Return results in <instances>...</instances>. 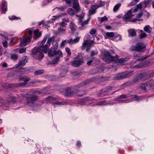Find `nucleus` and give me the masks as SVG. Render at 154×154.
I'll use <instances>...</instances> for the list:
<instances>
[{
    "label": "nucleus",
    "mask_w": 154,
    "mask_h": 154,
    "mask_svg": "<svg viewBox=\"0 0 154 154\" xmlns=\"http://www.w3.org/2000/svg\"><path fill=\"white\" fill-rule=\"evenodd\" d=\"M65 50L66 52L68 54V55L69 56H70L71 55V51L70 49L68 47H66L65 48Z\"/></svg>",
    "instance_id": "obj_48"
},
{
    "label": "nucleus",
    "mask_w": 154,
    "mask_h": 154,
    "mask_svg": "<svg viewBox=\"0 0 154 154\" xmlns=\"http://www.w3.org/2000/svg\"><path fill=\"white\" fill-rule=\"evenodd\" d=\"M147 36V34L143 32L140 35V38H142L146 37Z\"/></svg>",
    "instance_id": "obj_50"
},
{
    "label": "nucleus",
    "mask_w": 154,
    "mask_h": 154,
    "mask_svg": "<svg viewBox=\"0 0 154 154\" xmlns=\"http://www.w3.org/2000/svg\"><path fill=\"white\" fill-rule=\"evenodd\" d=\"M129 57H126L124 58L120 59L119 60V62L121 63H123L129 59Z\"/></svg>",
    "instance_id": "obj_35"
},
{
    "label": "nucleus",
    "mask_w": 154,
    "mask_h": 154,
    "mask_svg": "<svg viewBox=\"0 0 154 154\" xmlns=\"http://www.w3.org/2000/svg\"><path fill=\"white\" fill-rule=\"evenodd\" d=\"M41 48H35L32 50V54L34 57L39 52L40 49Z\"/></svg>",
    "instance_id": "obj_24"
},
{
    "label": "nucleus",
    "mask_w": 154,
    "mask_h": 154,
    "mask_svg": "<svg viewBox=\"0 0 154 154\" xmlns=\"http://www.w3.org/2000/svg\"><path fill=\"white\" fill-rule=\"evenodd\" d=\"M49 37V35H45V36L43 40L41 42V44L43 45L45 43V42L47 38H48Z\"/></svg>",
    "instance_id": "obj_43"
},
{
    "label": "nucleus",
    "mask_w": 154,
    "mask_h": 154,
    "mask_svg": "<svg viewBox=\"0 0 154 154\" xmlns=\"http://www.w3.org/2000/svg\"><path fill=\"white\" fill-rule=\"evenodd\" d=\"M56 8L58 9V10L61 11H63L65 9V8L61 6L59 8Z\"/></svg>",
    "instance_id": "obj_57"
},
{
    "label": "nucleus",
    "mask_w": 154,
    "mask_h": 154,
    "mask_svg": "<svg viewBox=\"0 0 154 154\" xmlns=\"http://www.w3.org/2000/svg\"><path fill=\"white\" fill-rule=\"evenodd\" d=\"M96 30L95 29H91L90 32V33L91 35L95 34L96 33Z\"/></svg>",
    "instance_id": "obj_55"
},
{
    "label": "nucleus",
    "mask_w": 154,
    "mask_h": 154,
    "mask_svg": "<svg viewBox=\"0 0 154 154\" xmlns=\"http://www.w3.org/2000/svg\"><path fill=\"white\" fill-rule=\"evenodd\" d=\"M69 21V20H66L65 19H63L61 22L59 23L60 26H65L66 25V23L68 22Z\"/></svg>",
    "instance_id": "obj_25"
},
{
    "label": "nucleus",
    "mask_w": 154,
    "mask_h": 154,
    "mask_svg": "<svg viewBox=\"0 0 154 154\" xmlns=\"http://www.w3.org/2000/svg\"><path fill=\"white\" fill-rule=\"evenodd\" d=\"M132 72L130 71L120 73L116 75L115 79L117 80H121L132 75Z\"/></svg>",
    "instance_id": "obj_5"
},
{
    "label": "nucleus",
    "mask_w": 154,
    "mask_h": 154,
    "mask_svg": "<svg viewBox=\"0 0 154 154\" xmlns=\"http://www.w3.org/2000/svg\"><path fill=\"white\" fill-rule=\"evenodd\" d=\"M152 30V28L149 25H146L144 28V31L148 33H151Z\"/></svg>",
    "instance_id": "obj_21"
},
{
    "label": "nucleus",
    "mask_w": 154,
    "mask_h": 154,
    "mask_svg": "<svg viewBox=\"0 0 154 154\" xmlns=\"http://www.w3.org/2000/svg\"><path fill=\"white\" fill-rule=\"evenodd\" d=\"M67 71L64 69H60V76L61 77H64L66 75Z\"/></svg>",
    "instance_id": "obj_28"
},
{
    "label": "nucleus",
    "mask_w": 154,
    "mask_h": 154,
    "mask_svg": "<svg viewBox=\"0 0 154 154\" xmlns=\"http://www.w3.org/2000/svg\"><path fill=\"white\" fill-rule=\"evenodd\" d=\"M91 19V17H89L87 20L84 21L82 22L79 23V25L80 26L79 27V29L81 30H84L86 28L85 25L88 24L89 21Z\"/></svg>",
    "instance_id": "obj_12"
},
{
    "label": "nucleus",
    "mask_w": 154,
    "mask_h": 154,
    "mask_svg": "<svg viewBox=\"0 0 154 154\" xmlns=\"http://www.w3.org/2000/svg\"><path fill=\"white\" fill-rule=\"evenodd\" d=\"M122 14H121L116 16V18L115 19V20H117L121 18L122 17Z\"/></svg>",
    "instance_id": "obj_59"
},
{
    "label": "nucleus",
    "mask_w": 154,
    "mask_h": 154,
    "mask_svg": "<svg viewBox=\"0 0 154 154\" xmlns=\"http://www.w3.org/2000/svg\"><path fill=\"white\" fill-rule=\"evenodd\" d=\"M60 59L59 57H57L54 58L52 61V63L55 64L58 63Z\"/></svg>",
    "instance_id": "obj_39"
},
{
    "label": "nucleus",
    "mask_w": 154,
    "mask_h": 154,
    "mask_svg": "<svg viewBox=\"0 0 154 154\" xmlns=\"http://www.w3.org/2000/svg\"><path fill=\"white\" fill-rule=\"evenodd\" d=\"M129 35L131 37H133L135 36L136 33L134 29H130L128 30Z\"/></svg>",
    "instance_id": "obj_29"
},
{
    "label": "nucleus",
    "mask_w": 154,
    "mask_h": 154,
    "mask_svg": "<svg viewBox=\"0 0 154 154\" xmlns=\"http://www.w3.org/2000/svg\"><path fill=\"white\" fill-rule=\"evenodd\" d=\"M93 62V60H89V61H88L87 62V64L88 65H90L91 63Z\"/></svg>",
    "instance_id": "obj_63"
},
{
    "label": "nucleus",
    "mask_w": 154,
    "mask_h": 154,
    "mask_svg": "<svg viewBox=\"0 0 154 154\" xmlns=\"http://www.w3.org/2000/svg\"><path fill=\"white\" fill-rule=\"evenodd\" d=\"M84 14L83 13L81 15H78L77 14L76 15V16L78 17V23H81L82 22V20L83 19L84 17Z\"/></svg>",
    "instance_id": "obj_26"
},
{
    "label": "nucleus",
    "mask_w": 154,
    "mask_h": 154,
    "mask_svg": "<svg viewBox=\"0 0 154 154\" xmlns=\"http://www.w3.org/2000/svg\"><path fill=\"white\" fill-rule=\"evenodd\" d=\"M64 1L67 4H70L71 2V0H64Z\"/></svg>",
    "instance_id": "obj_64"
},
{
    "label": "nucleus",
    "mask_w": 154,
    "mask_h": 154,
    "mask_svg": "<svg viewBox=\"0 0 154 154\" xmlns=\"http://www.w3.org/2000/svg\"><path fill=\"white\" fill-rule=\"evenodd\" d=\"M22 94L23 97L26 98V102L28 103H31L37 100V97L36 95H33L32 92H23Z\"/></svg>",
    "instance_id": "obj_2"
},
{
    "label": "nucleus",
    "mask_w": 154,
    "mask_h": 154,
    "mask_svg": "<svg viewBox=\"0 0 154 154\" xmlns=\"http://www.w3.org/2000/svg\"><path fill=\"white\" fill-rule=\"evenodd\" d=\"M154 76V72H152L149 74V77L150 78H151L152 77Z\"/></svg>",
    "instance_id": "obj_62"
},
{
    "label": "nucleus",
    "mask_w": 154,
    "mask_h": 154,
    "mask_svg": "<svg viewBox=\"0 0 154 154\" xmlns=\"http://www.w3.org/2000/svg\"><path fill=\"white\" fill-rule=\"evenodd\" d=\"M26 50V48H22L20 49L19 51L20 54H21L24 52Z\"/></svg>",
    "instance_id": "obj_52"
},
{
    "label": "nucleus",
    "mask_w": 154,
    "mask_h": 154,
    "mask_svg": "<svg viewBox=\"0 0 154 154\" xmlns=\"http://www.w3.org/2000/svg\"><path fill=\"white\" fill-rule=\"evenodd\" d=\"M139 87L141 89L146 91L153 90H154V84H142L140 85Z\"/></svg>",
    "instance_id": "obj_8"
},
{
    "label": "nucleus",
    "mask_w": 154,
    "mask_h": 154,
    "mask_svg": "<svg viewBox=\"0 0 154 154\" xmlns=\"http://www.w3.org/2000/svg\"><path fill=\"white\" fill-rule=\"evenodd\" d=\"M48 55L50 57L54 56L55 55V51L52 50H50L48 52Z\"/></svg>",
    "instance_id": "obj_37"
},
{
    "label": "nucleus",
    "mask_w": 154,
    "mask_h": 154,
    "mask_svg": "<svg viewBox=\"0 0 154 154\" xmlns=\"http://www.w3.org/2000/svg\"><path fill=\"white\" fill-rule=\"evenodd\" d=\"M73 8L76 12H79L80 9L78 2V0H73Z\"/></svg>",
    "instance_id": "obj_16"
},
{
    "label": "nucleus",
    "mask_w": 154,
    "mask_h": 154,
    "mask_svg": "<svg viewBox=\"0 0 154 154\" xmlns=\"http://www.w3.org/2000/svg\"><path fill=\"white\" fill-rule=\"evenodd\" d=\"M98 8V6H97L96 4L92 6L88 11L89 15H91L95 14L96 12V9Z\"/></svg>",
    "instance_id": "obj_15"
},
{
    "label": "nucleus",
    "mask_w": 154,
    "mask_h": 154,
    "mask_svg": "<svg viewBox=\"0 0 154 154\" xmlns=\"http://www.w3.org/2000/svg\"><path fill=\"white\" fill-rule=\"evenodd\" d=\"M67 12L68 14L71 16H73L75 14L74 10L72 8H69L67 10Z\"/></svg>",
    "instance_id": "obj_33"
},
{
    "label": "nucleus",
    "mask_w": 154,
    "mask_h": 154,
    "mask_svg": "<svg viewBox=\"0 0 154 154\" xmlns=\"http://www.w3.org/2000/svg\"><path fill=\"white\" fill-rule=\"evenodd\" d=\"M27 60L28 59L26 57H23L19 60L18 63L16 65V67H17L20 66L25 65L27 62Z\"/></svg>",
    "instance_id": "obj_11"
},
{
    "label": "nucleus",
    "mask_w": 154,
    "mask_h": 154,
    "mask_svg": "<svg viewBox=\"0 0 154 154\" xmlns=\"http://www.w3.org/2000/svg\"><path fill=\"white\" fill-rule=\"evenodd\" d=\"M128 97V95H121L118 99V101L122 103V102L121 101L122 99H124Z\"/></svg>",
    "instance_id": "obj_32"
},
{
    "label": "nucleus",
    "mask_w": 154,
    "mask_h": 154,
    "mask_svg": "<svg viewBox=\"0 0 154 154\" xmlns=\"http://www.w3.org/2000/svg\"><path fill=\"white\" fill-rule=\"evenodd\" d=\"M31 79L30 78H27L26 79H24V83H26V85L27 83Z\"/></svg>",
    "instance_id": "obj_58"
},
{
    "label": "nucleus",
    "mask_w": 154,
    "mask_h": 154,
    "mask_svg": "<svg viewBox=\"0 0 154 154\" xmlns=\"http://www.w3.org/2000/svg\"><path fill=\"white\" fill-rule=\"evenodd\" d=\"M133 16L131 13V11L129 10L122 17V19L125 22L129 21L130 22H135L137 20L135 19H131V17Z\"/></svg>",
    "instance_id": "obj_6"
},
{
    "label": "nucleus",
    "mask_w": 154,
    "mask_h": 154,
    "mask_svg": "<svg viewBox=\"0 0 154 154\" xmlns=\"http://www.w3.org/2000/svg\"><path fill=\"white\" fill-rule=\"evenodd\" d=\"M9 19L11 20H14V19H18V17H16L14 15L12 16L9 17Z\"/></svg>",
    "instance_id": "obj_54"
},
{
    "label": "nucleus",
    "mask_w": 154,
    "mask_h": 154,
    "mask_svg": "<svg viewBox=\"0 0 154 154\" xmlns=\"http://www.w3.org/2000/svg\"><path fill=\"white\" fill-rule=\"evenodd\" d=\"M106 36L110 37H112L114 36L113 40L115 41H117L118 40L121 41L122 39V36L121 35L119 34H117L114 35V34L113 32H107L106 33Z\"/></svg>",
    "instance_id": "obj_10"
},
{
    "label": "nucleus",
    "mask_w": 154,
    "mask_h": 154,
    "mask_svg": "<svg viewBox=\"0 0 154 154\" xmlns=\"http://www.w3.org/2000/svg\"><path fill=\"white\" fill-rule=\"evenodd\" d=\"M16 87H19V86H25L26 85V83H24V82L23 83H17L16 84Z\"/></svg>",
    "instance_id": "obj_51"
},
{
    "label": "nucleus",
    "mask_w": 154,
    "mask_h": 154,
    "mask_svg": "<svg viewBox=\"0 0 154 154\" xmlns=\"http://www.w3.org/2000/svg\"><path fill=\"white\" fill-rule=\"evenodd\" d=\"M148 79H149V78L147 75L145 73H143L140 74L137 76L135 77L133 79V81L134 82H136L140 80L141 81H145Z\"/></svg>",
    "instance_id": "obj_9"
},
{
    "label": "nucleus",
    "mask_w": 154,
    "mask_h": 154,
    "mask_svg": "<svg viewBox=\"0 0 154 154\" xmlns=\"http://www.w3.org/2000/svg\"><path fill=\"white\" fill-rule=\"evenodd\" d=\"M69 27L72 32H73L76 30V26L75 24L71 23L69 24Z\"/></svg>",
    "instance_id": "obj_27"
},
{
    "label": "nucleus",
    "mask_w": 154,
    "mask_h": 154,
    "mask_svg": "<svg viewBox=\"0 0 154 154\" xmlns=\"http://www.w3.org/2000/svg\"><path fill=\"white\" fill-rule=\"evenodd\" d=\"M80 38L79 37H77L73 39L72 38H70L69 40H67L68 44L69 45H72L76 43L79 41Z\"/></svg>",
    "instance_id": "obj_17"
},
{
    "label": "nucleus",
    "mask_w": 154,
    "mask_h": 154,
    "mask_svg": "<svg viewBox=\"0 0 154 154\" xmlns=\"http://www.w3.org/2000/svg\"><path fill=\"white\" fill-rule=\"evenodd\" d=\"M105 3L103 2H100V4L98 5H96L97 6H98V8L104 6L105 5Z\"/></svg>",
    "instance_id": "obj_53"
},
{
    "label": "nucleus",
    "mask_w": 154,
    "mask_h": 154,
    "mask_svg": "<svg viewBox=\"0 0 154 154\" xmlns=\"http://www.w3.org/2000/svg\"><path fill=\"white\" fill-rule=\"evenodd\" d=\"M112 88V87L111 86H108L106 88L102 90V92L103 93L108 92L111 90Z\"/></svg>",
    "instance_id": "obj_31"
},
{
    "label": "nucleus",
    "mask_w": 154,
    "mask_h": 154,
    "mask_svg": "<svg viewBox=\"0 0 154 154\" xmlns=\"http://www.w3.org/2000/svg\"><path fill=\"white\" fill-rule=\"evenodd\" d=\"M34 38L35 39H37L39 38L41 35V33L39 32L38 29L35 30L34 31Z\"/></svg>",
    "instance_id": "obj_20"
},
{
    "label": "nucleus",
    "mask_w": 154,
    "mask_h": 154,
    "mask_svg": "<svg viewBox=\"0 0 154 154\" xmlns=\"http://www.w3.org/2000/svg\"><path fill=\"white\" fill-rule=\"evenodd\" d=\"M44 72V71L43 69H40L37 70L34 72V74L35 75H40L43 74Z\"/></svg>",
    "instance_id": "obj_34"
},
{
    "label": "nucleus",
    "mask_w": 154,
    "mask_h": 154,
    "mask_svg": "<svg viewBox=\"0 0 154 154\" xmlns=\"http://www.w3.org/2000/svg\"><path fill=\"white\" fill-rule=\"evenodd\" d=\"M136 4V3L134 1H132L128 5V6H133Z\"/></svg>",
    "instance_id": "obj_56"
},
{
    "label": "nucleus",
    "mask_w": 154,
    "mask_h": 154,
    "mask_svg": "<svg viewBox=\"0 0 154 154\" xmlns=\"http://www.w3.org/2000/svg\"><path fill=\"white\" fill-rule=\"evenodd\" d=\"M18 58V56L17 54H12L11 55V59L13 60H17Z\"/></svg>",
    "instance_id": "obj_42"
},
{
    "label": "nucleus",
    "mask_w": 154,
    "mask_h": 154,
    "mask_svg": "<svg viewBox=\"0 0 154 154\" xmlns=\"http://www.w3.org/2000/svg\"><path fill=\"white\" fill-rule=\"evenodd\" d=\"M143 5V2H141L139 4H138L137 5V9H141L142 8V5Z\"/></svg>",
    "instance_id": "obj_49"
},
{
    "label": "nucleus",
    "mask_w": 154,
    "mask_h": 154,
    "mask_svg": "<svg viewBox=\"0 0 154 154\" xmlns=\"http://www.w3.org/2000/svg\"><path fill=\"white\" fill-rule=\"evenodd\" d=\"M145 64H144V63L142 62L141 63H140L138 64V65H136L134 66V67L135 68H140L142 67H145Z\"/></svg>",
    "instance_id": "obj_38"
},
{
    "label": "nucleus",
    "mask_w": 154,
    "mask_h": 154,
    "mask_svg": "<svg viewBox=\"0 0 154 154\" xmlns=\"http://www.w3.org/2000/svg\"><path fill=\"white\" fill-rule=\"evenodd\" d=\"M7 2L4 1L1 5V9L3 11V13L4 14H5V12L7 11Z\"/></svg>",
    "instance_id": "obj_19"
},
{
    "label": "nucleus",
    "mask_w": 154,
    "mask_h": 154,
    "mask_svg": "<svg viewBox=\"0 0 154 154\" xmlns=\"http://www.w3.org/2000/svg\"><path fill=\"white\" fill-rule=\"evenodd\" d=\"M77 91L76 90H74V91H71L70 88H68L67 89L66 91V96H72L74 94H76L77 93Z\"/></svg>",
    "instance_id": "obj_18"
},
{
    "label": "nucleus",
    "mask_w": 154,
    "mask_h": 154,
    "mask_svg": "<svg viewBox=\"0 0 154 154\" xmlns=\"http://www.w3.org/2000/svg\"><path fill=\"white\" fill-rule=\"evenodd\" d=\"M67 40H65L62 41L60 43V46L61 47H64L66 43H68Z\"/></svg>",
    "instance_id": "obj_45"
},
{
    "label": "nucleus",
    "mask_w": 154,
    "mask_h": 154,
    "mask_svg": "<svg viewBox=\"0 0 154 154\" xmlns=\"http://www.w3.org/2000/svg\"><path fill=\"white\" fill-rule=\"evenodd\" d=\"M146 48V46L142 42L137 43L135 45L132 46L130 50L132 51H137L143 52L144 51Z\"/></svg>",
    "instance_id": "obj_4"
},
{
    "label": "nucleus",
    "mask_w": 154,
    "mask_h": 154,
    "mask_svg": "<svg viewBox=\"0 0 154 154\" xmlns=\"http://www.w3.org/2000/svg\"><path fill=\"white\" fill-rule=\"evenodd\" d=\"M51 42L53 44L55 42L54 45L51 47V49L53 51H55L58 48V42H56L54 36H52L49 38L46 44L42 47V48H42L41 50H42L45 53H46L48 51L47 48L50 46Z\"/></svg>",
    "instance_id": "obj_1"
},
{
    "label": "nucleus",
    "mask_w": 154,
    "mask_h": 154,
    "mask_svg": "<svg viewBox=\"0 0 154 154\" xmlns=\"http://www.w3.org/2000/svg\"><path fill=\"white\" fill-rule=\"evenodd\" d=\"M62 17V15L60 14H58L55 16H54L53 18L51 19L52 22L54 21L55 20L58 19Z\"/></svg>",
    "instance_id": "obj_36"
},
{
    "label": "nucleus",
    "mask_w": 154,
    "mask_h": 154,
    "mask_svg": "<svg viewBox=\"0 0 154 154\" xmlns=\"http://www.w3.org/2000/svg\"><path fill=\"white\" fill-rule=\"evenodd\" d=\"M55 55H59L60 57H63V54L61 51L58 50L57 51H55Z\"/></svg>",
    "instance_id": "obj_41"
},
{
    "label": "nucleus",
    "mask_w": 154,
    "mask_h": 154,
    "mask_svg": "<svg viewBox=\"0 0 154 154\" xmlns=\"http://www.w3.org/2000/svg\"><path fill=\"white\" fill-rule=\"evenodd\" d=\"M89 82V80L86 81L81 83H80L79 85H76L75 86V88L77 89L78 88H79L83 86H85L86 85L88 84Z\"/></svg>",
    "instance_id": "obj_23"
},
{
    "label": "nucleus",
    "mask_w": 154,
    "mask_h": 154,
    "mask_svg": "<svg viewBox=\"0 0 154 154\" xmlns=\"http://www.w3.org/2000/svg\"><path fill=\"white\" fill-rule=\"evenodd\" d=\"M31 40V37H27L26 38H23L21 41V45L22 46H25L27 43H29Z\"/></svg>",
    "instance_id": "obj_14"
},
{
    "label": "nucleus",
    "mask_w": 154,
    "mask_h": 154,
    "mask_svg": "<svg viewBox=\"0 0 154 154\" xmlns=\"http://www.w3.org/2000/svg\"><path fill=\"white\" fill-rule=\"evenodd\" d=\"M83 60L82 59L75 60L71 62V64L72 66L74 67H77L83 63Z\"/></svg>",
    "instance_id": "obj_13"
},
{
    "label": "nucleus",
    "mask_w": 154,
    "mask_h": 154,
    "mask_svg": "<svg viewBox=\"0 0 154 154\" xmlns=\"http://www.w3.org/2000/svg\"><path fill=\"white\" fill-rule=\"evenodd\" d=\"M54 100L55 99H53L51 97H48L46 98L45 99L46 101H47V102L48 103L51 102L52 101Z\"/></svg>",
    "instance_id": "obj_44"
},
{
    "label": "nucleus",
    "mask_w": 154,
    "mask_h": 154,
    "mask_svg": "<svg viewBox=\"0 0 154 154\" xmlns=\"http://www.w3.org/2000/svg\"><path fill=\"white\" fill-rule=\"evenodd\" d=\"M130 10L131 11V13L132 14V12H136L138 11V9L137 8H135L134 9L131 8Z\"/></svg>",
    "instance_id": "obj_60"
},
{
    "label": "nucleus",
    "mask_w": 154,
    "mask_h": 154,
    "mask_svg": "<svg viewBox=\"0 0 154 154\" xmlns=\"http://www.w3.org/2000/svg\"><path fill=\"white\" fill-rule=\"evenodd\" d=\"M100 18V21L101 23L108 20V18L106 16H104L103 17Z\"/></svg>",
    "instance_id": "obj_46"
},
{
    "label": "nucleus",
    "mask_w": 154,
    "mask_h": 154,
    "mask_svg": "<svg viewBox=\"0 0 154 154\" xmlns=\"http://www.w3.org/2000/svg\"><path fill=\"white\" fill-rule=\"evenodd\" d=\"M4 47H6L8 44V42L7 41H5V42H3L2 43Z\"/></svg>",
    "instance_id": "obj_61"
},
{
    "label": "nucleus",
    "mask_w": 154,
    "mask_h": 154,
    "mask_svg": "<svg viewBox=\"0 0 154 154\" xmlns=\"http://www.w3.org/2000/svg\"><path fill=\"white\" fill-rule=\"evenodd\" d=\"M121 4L120 3H118L114 7L113 11L114 12H116L121 7Z\"/></svg>",
    "instance_id": "obj_30"
},
{
    "label": "nucleus",
    "mask_w": 154,
    "mask_h": 154,
    "mask_svg": "<svg viewBox=\"0 0 154 154\" xmlns=\"http://www.w3.org/2000/svg\"><path fill=\"white\" fill-rule=\"evenodd\" d=\"M151 0H147L146 1H145L143 2V7L144 8H146L147 5L148 4L150 3V2H151Z\"/></svg>",
    "instance_id": "obj_40"
},
{
    "label": "nucleus",
    "mask_w": 154,
    "mask_h": 154,
    "mask_svg": "<svg viewBox=\"0 0 154 154\" xmlns=\"http://www.w3.org/2000/svg\"><path fill=\"white\" fill-rule=\"evenodd\" d=\"M94 43V41H93L90 42L88 40H85L82 44L81 49L82 50H84L85 47L87 48L86 51L88 52L90 50L91 47Z\"/></svg>",
    "instance_id": "obj_7"
},
{
    "label": "nucleus",
    "mask_w": 154,
    "mask_h": 154,
    "mask_svg": "<svg viewBox=\"0 0 154 154\" xmlns=\"http://www.w3.org/2000/svg\"><path fill=\"white\" fill-rule=\"evenodd\" d=\"M128 97H130L131 99L134 100L139 101V100L141 99L140 97L136 95H129V94H128Z\"/></svg>",
    "instance_id": "obj_22"
},
{
    "label": "nucleus",
    "mask_w": 154,
    "mask_h": 154,
    "mask_svg": "<svg viewBox=\"0 0 154 154\" xmlns=\"http://www.w3.org/2000/svg\"><path fill=\"white\" fill-rule=\"evenodd\" d=\"M118 58V56L116 55V57H113L111 55L109 52L106 51H104L102 59L106 63H108L112 61H116Z\"/></svg>",
    "instance_id": "obj_3"
},
{
    "label": "nucleus",
    "mask_w": 154,
    "mask_h": 154,
    "mask_svg": "<svg viewBox=\"0 0 154 154\" xmlns=\"http://www.w3.org/2000/svg\"><path fill=\"white\" fill-rule=\"evenodd\" d=\"M98 52L97 51H92L91 52L90 56L92 57L94 56L97 55V54Z\"/></svg>",
    "instance_id": "obj_47"
}]
</instances>
